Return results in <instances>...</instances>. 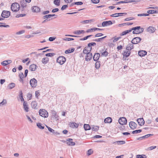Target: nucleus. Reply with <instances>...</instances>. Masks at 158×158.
<instances>
[{"mask_svg":"<svg viewBox=\"0 0 158 158\" xmlns=\"http://www.w3.org/2000/svg\"><path fill=\"white\" fill-rule=\"evenodd\" d=\"M131 30H134L132 32L133 34H138L143 32L144 28L140 26H137L131 28Z\"/></svg>","mask_w":158,"mask_h":158,"instance_id":"f257e3e1","label":"nucleus"},{"mask_svg":"<svg viewBox=\"0 0 158 158\" xmlns=\"http://www.w3.org/2000/svg\"><path fill=\"white\" fill-rule=\"evenodd\" d=\"M20 9V5L17 3H14L11 6V9L12 11L14 12H17Z\"/></svg>","mask_w":158,"mask_h":158,"instance_id":"f03ea898","label":"nucleus"},{"mask_svg":"<svg viewBox=\"0 0 158 158\" xmlns=\"http://www.w3.org/2000/svg\"><path fill=\"white\" fill-rule=\"evenodd\" d=\"M40 115L43 117L47 118L48 116V112L44 109H40L39 111Z\"/></svg>","mask_w":158,"mask_h":158,"instance_id":"7ed1b4c3","label":"nucleus"},{"mask_svg":"<svg viewBox=\"0 0 158 158\" xmlns=\"http://www.w3.org/2000/svg\"><path fill=\"white\" fill-rule=\"evenodd\" d=\"M66 59L63 56L59 57L56 60V61L61 65L63 64L65 62Z\"/></svg>","mask_w":158,"mask_h":158,"instance_id":"20e7f679","label":"nucleus"},{"mask_svg":"<svg viewBox=\"0 0 158 158\" xmlns=\"http://www.w3.org/2000/svg\"><path fill=\"white\" fill-rule=\"evenodd\" d=\"M37 81L34 78L31 79L30 81V84L32 88H35L37 85Z\"/></svg>","mask_w":158,"mask_h":158,"instance_id":"39448f33","label":"nucleus"},{"mask_svg":"<svg viewBox=\"0 0 158 158\" xmlns=\"http://www.w3.org/2000/svg\"><path fill=\"white\" fill-rule=\"evenodd\" d=\"M10 15V12L9 11L3 10L1 14V16L4 18H7Z\"/></svg>","mask_w":158,"mask_h":158,"instance_id":"423d86ee","label":"nucleus"},{"mask_svg":"<svg viewBox=\"0 0 158 158\" xmlns=\"http://www.w3.org/2000/svg\"><path fill=\"white\" fill-rule=\"evenodd\" d=\"M141 40V39L139 37H135L131 41V42L133 44H136L139 43Z\"/></svg>","mask_w":158,"mask_h":158,"instance_id":"0eeeda50","label":"nucleus"},{"mask_svg":"<svg viewBox=\"0 0 158 158\" xmlns=\"http://www.w3.org/2000/svg\"><path fill=\"white\" fill-rule=\"evenodd\" d=\"M119 123L121 125H123L127 123V120L126 118L123 117L120 118L118 120Z\"/></svg>","mask_w":158,"mask_h":158,"instance_id":"6e6552de","label":"nucleus"},{"mask_svg":"<svg viewBox=\"0 0 158 158\" xmlns=\"http://www.w3.org/2000/svg\"><path fill=\"white\" fill-rule=\"evenodd\" d=\"M73 139H67L66 140L67 141L66 143L67 145L69 146H73L75 145V143L74 142H73Z\"/></svg>","mask_w":158,"mask_h":158,"instance_id":"1a4fd4ad","label":"nucleus"},{"mask_svg":"<svg viewBox=\"0 0 158 158\" xmlns=\"http://www.w3.org/2000/svg\"><path fill=\"white\" fill-rule=\"evenodd\" d=\"M156 30V28L152 26H150L147 29V31L149 33H153L155 32Z\"/></svg>","mask_w":158,"mask_h":158,"instance_id":"9d476101","label":"nucleus"},{"mask_svg":"<svg viewBox=\"0 0 158 158\" xmlns=\"http://www.w3.org/2000/svg\"><path fill=\"white\" fill-rule=\"evenodd\" d=\"M27 2L25 0H21L20 1V5L22 8V10L23 11L24 10V8L26 7L27 6Z\"/></svg>","mask_w":158,"mask_h":158,"instance_id":"9b49d317","label":"nucleus"},{"mask_svg":"<svg viewBox=\"0 0 158 158\" xmlns=\"http://www.w3.org/2000/svg\"><path fill=\"white\" fill-rule=\"evenodd\" d=\"M92 49V48H89V47H86L85 48L83 51V53L85 54H86V55L88 54V53H90V51Z\"/></svg>","mask_w":158,"mask_h":158,"instance_id":"f8f14e48","label":"nucleus"},{"mask_svg":"<svg viewBox=\"0 0 158 158\" xmlns=\"http://www.w3.org/2000/svg\"><path fill=\"white\" fill-rule=\"evenodd\" d=\"M112 24V23L111 21H106L103 22L102 23V27H106Z\"/></svg>","mask_w":158,"mask_h":158,"instance_id":"ddd939ff","label":"nucleus"},{"mask_svg":"<svg viewBox=\"0 0 158 158\" xmlns=\"http://www.w3.org/2000/svg\"><path fill=\"white\" fill-rule=\"evenodd\" d=\"M129 125L131 128L132 130H134L136 128L137 125L133 122H130Z\"/></svg>","mask_w":158,"mask_h":158,"instance_id":"4468645a","label":"nucleus"},{"mask_svg":"<svg viewBox=\"0 0 158 158\" xmlns=\"http://www.w3.org/2000/svg\"><path fill=\"white\" fill-rule=\"evenodd\" d=\"M92 53H88L85 56V60L87 61H89L92 59Z\"/></svg>","mask_w":158,"mask_h":158,"instance_id":"2eb2a0df","label":"nucleus"},{"mask_svg":"<svg viewBox=\"0 0 158 158\" xmlns=\"http://www.w3.org/2000/svg\"><path fill=\"white\" fill-rule=\"evenodd\" d=\"M137 121L138 123V124L140 126H143V125L145 123V122L143 118H138L137 120Z\"/></svg>","mask_w":158,"mask_h":158,"instance_id":"dca6fc26","label":"nucleus"},{"mask_svg":"<svg viewBox=\"0 0 158 158\" xmlns=\"http://www.w3.org/2000/svg\"><path fill=\"white\" fill-rule=\"evenodd\" d=\"M23 106V108L26 112H28L29 111V108L27 102H24Z\"/></svg>","mask_w":158,"mask_h":158,"instance_id":"f3484780","label":"nucleus"},{"mask_svg":"<svg viewBox=\"0 0 158 158\" xmlns=\"http://www.w3.org/2000/svg\"><path fill=\"white\" fill-rule=\"evenodd\" d=\"M12 62V60H4L2 62L1 64L3 66H6L7 65L10 64Z\"/></svg>","mask_w":158,"mask_h":158,"instance_id":"a211bd4d","label":"nucleus"},{"mask_svg":"<svg viewBox=\"0 0 158 158\" xmlns=\"http://www.w3.org/2000/svg\"><path fill=\"white\" fill-rule=\"evenodd\" d=\"M100 56V54L99 53H95L93 56V59L94 61H97L99 59Z\"/></svg>","mask_w":158,"mask_h":158,"instance_id":"6ab92c4d","label":"nucleus"},{"mask_svg":"<svg viewBox=\"0 0 158 158\" xmlns=\"http://www.w3.org/2000/svg\"><path fill=\"white\" fill-rule=\"evenodd\" d=\"M147 52L145 51L141 50L138 52V55L141 57L147 54Z\"/></svg>","mask_w":158,"mask_h":158,"instance_id":"aec40b11","label":"nucleus"},{"mask_svg":"<svg viewBox=\"0 0 158 158\" xmlns=\"http://www.w3.org/2000/svg\"><path fill=\"white\" fill-rule=\"evenodd\" d=\"M37 66L35 64H32L29 66V69L31 71H35L37 68Z\"/></svg>","mask_w":158,"mask_h":158,"instance_id":"412c9836","label":"nucleus"},{"mask_svg":"<svg viewBox=\"0 0 158 158\" xmlns=\"http://www.w3.org/2000/svg\"><path fill=\"white\" fill-rule=\"evenodd\" d=\"M134 48V46L133 45V44L131 43H130L126 47V50L130 51L131 50V49H133Z\"/></svg>","mask_w":158,"mask_h":158,"instance_id":"4be33fe9","label":"nucleus"},{"mask_svg":"<svg viewBox=\"0 0 158 158\" xmlns=\"http://www.w3.org/2000/svg\"><path fill=\"white\" fill-rule=\"evenodd\" d=\"M40 8L37 6H34L32 7V10L33 12H38L40 11Z\"/></svg>","mask_w":158,"mask_h":158,"instance_id":"5701e85b","label":"nucleus"},{"mask_svg":"<svg viewBox=\"0 0 158 158\" xmlns=\"http://www.w3.org/2000/svg\"><path fill=\"white\" fill-rule=\"evenodd\" d=\"M37 104L38 103L36 102L35 101L32 102L31 103V106L32 108L34 109H37Z\"/></svg>","mask_w":158,"mask_h":158,"instance_id":"b1692460","label":"nucleus"},{"mask_svg":"<svg viewBox=\"0 0 158 158\" xmlns=\"http://www.w3.org/2000/svg\"><path fill=\"white\" fill-rule=\"evenodd\" d=\"M79 124L75 122H71L70 123V126L72 128H77Z\"/></svg>","mask_w":158,"mask_h":158,"instance_id":"393cba45","label":"nucleus"},{"mask_svg":"<svg viewBox=\"0 0 158 158\" xmlns=\"http://www.w3.org/2000/svg\"><path fill=\"white\" fill-rule=\"evenodd\" d=\"M125 143V141L123 140H120L114 142H113V143L114 144H123Z\"/></svg>","mask_w":158,"mask_h":158,"instance_id":"a878e982","label":"nucleus"},{"mask_svg":"<svg viewBox=\"0 0 158 158\" xmlns=\"http://www.w3.org/2000/svg\"><path fill=\"white\" fill-rule=\"evenodd\" d=\"M112 120L111 118L108 117L105 119L104 122L105 123H111L112 122Z\"/></svg>","mask_w":158,"mask_h":158,"instance_id":"bb28decb","label":"nucleus"},{"mask_svg":"<svg viewBox=\"0 0 158 158\" xmlns=\"http://www.w3.org/2000/svg\"><path fill=\"white\" fill-rule=\"evenodd\" d=\"M51 113L52 114V116L53 117L55 118H57L58 117V115L56 113L54 110H51Z\"/></svg>","mask_w":158,"mask_h":158,"instance_id":"cd10ccee","label":"nucleus"},{"mask_svg":"<svg viewBox=\"0 0 158 158\" xmlns=\"http://www.w3.org/2000/svg\"><path fill=\"white\" fill-rule=\"evenodd\" d=\"M74 48H72L69 49L67 50H66L65 51V53L66 54H68L73 52L74 50Z\"/></svg>","mask_w":158,"mask_h":158,"instance_id":"c85d7f7f","label":"nucleus"},{"mask_svg":"<svg viewBox=\"0 0 158 158\" xmlns=\"http://www.w3.org/2000/svg\"><path fill=\"white\" fill-rule=\"evenodd\" d=\"M84 32V31L83 30H79L75 31L74 33L75 34L80 35L82 33H83Z\"/></svg>","mask_w":158,"mask_h":158,"instance_id":"c756f323","label":"nucleus"},{"mask_svg":"<svg viewBox=\"0 0 158 158\" xmlns=\"http://www.w3.org/2000/svg\"><path fill=\"white\" fill-rule=\"evenodd\" d=\"M84 128L85 130H88L90 129V127L89 125L87 124H85L84 125Z\"/></svg>","mask_w":158,"mask_h":158,"instance_id":"7c9ffc66","label":"nucleus"},{"mask_svg":"<svg viewBox=\"0 0 158 158\" xmlns=\"http://www.w3.org/2000/svg\"><path fill=\"white\" fill-rule=\"evenodd\" d=\"M15 86V84L14 83H10L8 85V87L10 89H11L14 87Z\"/></svg>","mask_w":158,"mask_h":158,"instance_id":"2f4dec72","label":"nucleus"},{"mask_svg":"<svg viewBox=\"0 0 158 158\" xmlns=\"http://www.w3.org/2000/svg\"><path fill=\"white\" fill-rule=\"evenodd\" d=\"M147 12L148 14H152L154 13H158V11L154 10H150L147 11Z\"/></svg>","mask_w":158,"mask_h":158,"instance_id":"473e14b6","label":"nucleus"},{"mask_svg":"<svg viewBox=\"0 0 158 158\" xmlns=\"http://www.w3.org/2000/svg\"><path fill=\"white\" fill-rule=\"evenodd\" d=\"M133 23H130L129 22H127L126 23H124L122 24H119V26L121 27V26H124L126 25H132L133 24Z\"/></svg>","mask_w":158,"mask_h":158,"instance_id":"72a5a7b5","label":"nucleus"},{"mask_svg":"<svg viewBox=\"0 0 158 158\" xmlns=\"http://www.w3.org/2000/svg\"><path fill=\"white\" fill-rule=\"evenodd\" d=\"M53 3L56 5L59 6L60 4V0H54Z\"/></svg>","mask_w":158,"mask_h":158,"instance_id":"f704fd0d","label":"nucleus"},{"mask_svg":"<svg viewBox=\"0 0 158 158\" xmlns=\"http://www.w3.org/2000/svg\"><path fill=\"white\" fill-rule=\"evenodd\" d=\"M131 31H132L131 29L130 30L125 31H124L122 33V35H126L127 34L131 32Z\"/></svg>","mask_w":158,"mask_h":158,"instance_id":"c9c22d12","label":"nucleus"},{"mask_svg":"<svg viewBox=\"0 0 158 158\" xmlns=\"http://www.w3.org/2000/svg\"><path fill=\"white\" fill-rule=\"evenodd\" d=\"M100 61H97L95 63V67L97 69H98L100 67Z\"/></svg>","mask_w":158,"mask_h":158,"instance_id":"e433bc0d","label":"nucleus"},{"mask_svg":"<svg viewBox=\"0 0 158 158\" xmlns=\"http://www.w3.org/2000/svg\"><path fill=\"white\" fill-rule=\"evenodd\" d=\"M83 4V2H78L72 3L70 5V6H73L74 5H81Z\"/></svg>","mask_w":158,"mask_h":158,"instance_id":"4c0bfd02","label":"nucleus"},{"mask_svg":"<svg viewBox=\"0 0 158 158\" xmlns=\"http://www.w3.org/2000/svg\"><path fill=\"white\" fill-rule=\"evenodd\" d=\"M131 53V52L128 50L127 52H125L123 54V56L126 57H128L129 56Z\"/></svg>","mask_w":158,"mask_h":158,"instance_id":"58836bf2","label":"nucleus"},{"mask_svg":"<svg viewBox=\"0 0 158 158\" xmlns=\"http://www.w3.org/2000/svg\"><path fill=\"white\" fill-rule=\"evenodd\" d=\"M48 57H45V58H44L42 60V63L44 64H45L47 62H48Z\"/></svg>","mask_w":158,"mask_h":158,"instance_id":"ea45409f","label":"nucleus"},{"mask_svg":"<svg viewBox=\"0 0 158 158\" xmlns=\"http://www.w3.org/2000/svg\"><path fill=\"white\" fill-rule=\"evenodd\" d=\"M54 16H55V14H53V15H50H50H45L43 16V18L44 19H45L46 18H50L51 17H53Z\"/></svg>","mask_w":158,"mask_h":158,"instance_id":"a19ab883","label":"nucleus"},{"mask_svg":"<svg viewBox=\"0 0 158 158\" xmlns=\"http://www.w3.org/2000/svg\"><path fill=\"white\" fill-rule=\"evenodd\" d=\"M7 103L6 100V99H3L2 101L0 103V106H2L5 105Z\"/></svg>","mask_w":158,"mask_h":158,"instance_id":"79ce46f5","label":"nucleus"},{"mask_svg":"<svg viewBox=\"0 0 158 158\" xmlns=\"http://www.w3.org/2000/svg\"><path fill=\"white\" fill-rule=\"evenodd\" d=\"M135 2L136 1H120L117 3L118 4H120V3H127L131 2Z\"/></svg>","mask_w":158,"mask_h":158,"instance_id":"37998d69","label":"nucleus"},{"mask_svg":"<svg viewBox=\"0 0 158 158\" xmlns=\"http://www.w3.org/2000/svg\"><path fill=\"white\" fill-rule=\"evenodd\" d=\"M106 36L104 37H102V38H98V39H95V40H94V41H96V42H100L101 41V40H102L103 39L106 38Z\"/></svg>","mask_w":158,"mask_h":158,"instance_id":"c03bdc74","label":"nucleus"},{"mask_svg":"<svg viewBox=\"0 0 158 158\" xmlns=\"http://www.w3.org/2000/svg\"><path fill=\"white\" fill-rule=\"evenodd\" d=\"M137 158H147V157L144 155H137Z\"/></svg>","mask_w":158,"mask_h":158,"instance_id":"a18cd8bd","label":"nucleus"},{"mask_svg":"<svg viewBox=\"0 0 158 158\" xmlns=\"http://www.w3.org/2000/svg\"><path fill=\"white\" fill-rule=\"evenodd\" d=\"M37 126L40 129H43L44 128V127L42 125V124L39 123H37Z\"/></svg>","mask_w":158,"mask_h":158,"instance_id":"49530a36","label":"nucleus"},{"mask_svg":"<svg viewBox=\"0 0 158 158\" xmlns=\"http://www.w3.org/2000/svg\"><path fill=\"white\" fill-rule=\"evenodd\" d=\"M25 30H22L20 31H19L18 32H16V34L17 35H21L24 33H25Z\"/></svg>","mask_w":158,"mask_h":158,"instance_id":"de8ad7c7","label":"nucleus"},{"mask_svg":"<svg viewBox=\"0 0 158 158\" xmlns=\"http://www.w3.org/2000/svg\"><path fill=\"white\" fill-rule=\"evenodd\" d=\"M108 55V52L106 51H105L101 53L102 56H106Z\"/></svg>","mask_w":158,"mask_h":158,"instance_id":"09e8293b","label":"nucleus"},{"mask_svg":"<svg viewBox=\"0 0 158 158\" xmlns=\"http://www.w3.org/2000/svg\"><path fill=\"white\" fill-rule=\"evenodd\" d=\"M142 131V130H135L134 131H133L132 133L133 134H137L138 133H139L141 132Z\"/></svg>","mask_w":158,"mask_h":158,"instance_id":"8fccbe9b","label":"nucleus"},{"mask_svg":"<svg viewBox=\"0 0 158 158\" xmlns=\"http://www.w3.org/2000/svg\"><path fill=\"white\" fill-rule=\"evenodd\" d=\"M96 44L94 42H92L88 44V47H89V48H92L91 46H94L96 45Z\"/></svg>","mask_w":158,"mask_h":158,"instance_id":"3c124183","label":"nucleus"},{"mask_svg":"<svg viewBox=\"0 0 158 158\" xmlns=\"http://www.w3.org/2000/svg\"><path fill=\"white\" fill-rule=\"evenodd\" d=\"M93 20H88L82 21L81 22V23H87L89 22H91Z\"/></svg>","mask_w":158,"mask_h":158,"instance_id":"603ef678","label":"nucleus"},{"mask_svg":"<svg viewBox=\"0 0 158 158\" xmlns=\"http://www.w3.org/2000/svg\"><path fill=\"white\" fill-rule=\"evenodd\" d=\"M99 127L98 126H94L92 128V130L93 131H97L98 130Z\"/></svg>","mask_w":158,"mask_h":158,"instance_id":"864d4df0","label":"nucleus"},{"mask_svg":"<svg viewBox=\"0 0 158 158\" xmlns=\"http://www.w3.org/2000/svg\"><path fill=\"white\" fill-rule=\"evenodd\" d=\"M135 18L133 17H130L126 18L125 19V21H128L131 20H134L135 19Z\"/></svg>","mask_w":158,"mask_h":158,"instance_id":"5fc2aeb1","label":"nucleus"},{"mask_svg":"<svg viewBox=\"0 0 158 158\" xmlns=\"http://www.w3.org/2000/svg\"><path fill=\"white\" fill-rule=\"evenodd\" d=\"M93 152V151L91 149L89 150L87 152V154L88 156L91 155Z\"/></svg>","mask_w":158,"mask_h":158,"instance_id":"6e6d98bb","label":"nucleus"},{"mask_svg":"<svg viewBox=\"0 0 158 158\" xmlns=\"http://www.w3.org/2000/svg\"><path fill=\"white\" fill-rule=\"evenodd\" d=\"M92 35H87L83 38H81L80 39L81 40H85L89 38L92 36Z\"/></svg>","mask_w":158,"mask_h":158,"instance_id":"4d7b16f0","label":"nucleus"},{"mask_svg":"<svg viewBox=\"0 0 158 158\" xmlns=\"http://www.w3.org/2000/svg\"><path fill=\"white\" fill-rule=\"evenodd\" d=\"M46 127L48 128V131L51 132L53 133L54 132V130L51 128L48 127L47 126H46Z\"/></svg>","mask_w":158,"mask_h":158,"instance_id":"13d9d810","label":"nucleus"},{"mask_svg":"<svg viewBox=\"0 0 158 158\" xmlns=\"http://www.w3.org/2000/svg\"><path fill=\"white\" fill-rule=\"evenodd\" d=\"M55 55V54L54 53H47L45 55L46 56H50L51 57L54 56Z\"/></svg>","mask_w":158,"mask_h":158,"instance_id":"bf43d9fd","label":"nucleus"},{"mask_svg":"<svg viewBox=\"0 0 158 158\" xmlns=\"http://www.w3.org/2000/svg\"><path fill=\"white\" fill-rule=\"evenodd\" d=\"M153 135V134H147V135H146L144 136H143L142 137L143 138H148V137L150 136H152V135Z\"/></svg>","mask_w":158,"mask_h":158,"instance_id":"052dcab7","label":"nucleus"},{"mask_svg":"<svg viewBox=\"0 0 158 158\" xmlns=\"http://www.w3.org/2000/svg\"><path fill=\"white\" fill-rule=\"evenodd\" d=\"M156 148V146H152L148 147V150H152Z\"/></svg>","mask_w":158,"mask_h":158,"instance_id":"680f3d73","label":"nucleus"},{"mask_svg":"<svg viewBox=\"0 0 158 158\" xmlns=\"http://www.w3.org/2000/svg\"><path fill=\"white\" fill-rule=\"evenodd\" d=\"M103 35V34L102 33H98V34H96V35L95 36V37H100L102 36Z\"/></svg>","mask_w":158,"mask_h":158,"instance_id":"e2e57ef3","label":"nucleus"},{"mask_svg":"<svg viewBox=\"0 0 158 158\" xmlns=\"http://www.w3.org/2000/svg\"><path fill=\"white\" fill-rule=\"evenodd\" d=\"M68 7V5H64L62 6V7L61 8V10H64L65 9L67 8Z\"/></svg>","mask_w":158,"mask_h":158,"instance_id":"0e129e2a","label":"nucleus"},{"mask_svg":"<svg viewBox=\"0 0 158 158\" xmlns=\"http://www.w3.org/2000/svg\"><path fill=\"white\" fill-rule=\"evenodd\" d=\"M111 17H116L118 16V13H115L110 15Z\"/></svg>","mask_w":158,"mask_h":158,"instance_id":"69168bd1","label":"nucleus"},{"mask_svg":"<svg viewBox=\"0 0 158 158\" xmlns=\"http://www.w3.org/2000/svg\"><path fill=\"white\" fill-rule=\"evenodd\" d=\"M27 97L29 98V100H31V99L32 97V95L30 93H28L27 95Z\"/></svg>","mask_w":158,"mask_h":158,"instance_id":"338daca9","label":"nucleus"},{"mask_svg":"<svg viewBox=\"0 0 158 158\" xmlns=\"http://www.w3.org/2000/svg\"><path fill=\"white\" fill-rule=\"evenodd\" d=\"M152 122V120L150 119H148L146 121V123L148 125H150Z\"/></svg>","mask_w":158,"mask_h":158,"instance_id":"774afa93","label":"nucleus"}]
</instances>
